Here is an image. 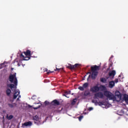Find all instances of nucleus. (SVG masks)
Returning a JSON list of instances; mask_svg holds the SVG:
<instances>
[{"label":"nucleus","instance_id":"obj_1","mask_svg":"<svg viewBox=\"0 0 128 128\" xmlns=\"http://www.w3.org/2000/svg\"><path fill=\"white\" fill-rule=\"evenodd\" d=\"M9 80L14 84H8V88H10L13 92H14L13 96V100H16L20 96V90H16L18 86V78H16V73H14L13 74H10L9 76Z\"/></svg>","mask_w":128,"mask_h":128},{"label":"nucleus","instance_id":"obj_2","mask_svg":"<svg viewBox=\"0 0 128 128\" xmlns=\"http://www.w3.org/2000/svg\"><path fill=\"white\" fill-rule=\"evenodd\" d=\"M52 105L50 106V108H51L52 112H60L62 110V108H58L54 107V106H60V101L54 100L52 101L50 103Z\"/></svg>","mask_w":128,"mask_h":128},{"label":"nucleus","instance_id":"obj_3","mask_svg":"<svg viewBox=\"0 0 128 128\" xmlns=\"http://www.w3.org/2000/svg\"><path fill=\"white\" fill-rule=\"evenodd\" d=\"M104 94L107 98L110 100H116V96H114V95L110 91L106 90L104 92Z\"/></svg>","mask_w":128,"mask_h":128},{"label":"nucleus","instance_id":"obj_4","mask_svg":"<svg viewBox=\"0 0 128 128\" xmlns=\"http://www.w3.org/2000/svg\"><path fill=\"white\" fill-rule=\"evenodd\" d=\"M104 98L102 92H98L94 94V98Z\"/></svg>","mask_w":128,"mask_h":128},{"label":"nucleus","instance_id":"obj_5","mask_svg":"<svg viewBox=\"0 0 128 128\" xmlns=\"http://www.w3.org/2000/svg\"><path fill=\"white\" fill-rule=\"evenodd\" d=\"M88 88V83L85 82L83 84L82 86H80L78 88V90H82V92H84V88Z\"/></svg>","mask_w":128,"mask_h":128},{"label":"nucleus","instance_id":"obj_6","mask_svg":"<svg viewBox=\"0 0 128 128\" xmlns=\"http://www.w3.org/2000/svg\"><path fill=\"white\" fill-rule=\"evenodd\" d=\"M90 90L92 92H100V87L98 86H94L90 88Z\"/></svg>","mask_w":128,"mask_h":128},{"label":"nucleus","instance_id":"obj_7","mask_svg":"<svg viewBox=\"0 0 128 128\" xmlns=\"http://www.w3.org/2000/svg\"><path fill=\"white\" fill-rule=\"evenodd\" d=\"M78 64H76L74 65L68 64V65H66V68H70V70H74L76 68H78Z\"/></svg>","mask_w":128,"mask_h":128},{"label":"nucleus","instance_id":"obj_8","mask_svg":"<svg viewBox=\"0 0 128 128\" xmlns=\"http://www.w3.org/2000/svg\"><path fill=\"white\" fill-rule=\"evenodd\" d=\"M100 70V67L96 65L91 67V70L92 72H96V70Z\"/></svg>","mask_w":128,"mask_h":128},{"label":"nucleus","instance_id":"obj_9","mask_svg":"<svg viewBox=\"0 0 128 128\" xmlns=\"http://www.w3.org/2000/svg\"><path fill=\"white\" fill-rule=\"evenodd\" d=\"M92 80H96V76H98V72L92 71Z\"/></svg>","mask_w":128,"mask_h":128},{"label":"nucleus","instance_id":"obj_10","mask_svg":"<svg viewBox=\"0 0 128 128\" xmlns=\"http://www.w3.org/2000/svg\"><path fill=\"white\" fill-rule=\"evenodd\" d=\"M109 76H112V78H114V76H116V70H112L111 72L108 73Z\"/></svg>","mask_w":128,"mask_h":128},{"label":"nucleus","instance_id":"obj_11","mask_svg":"<svg viewBox=\"0 0 128 128\" xmlns=\"http://www.w3.org/2000/svg\"><path fill=\"white\" fill-rule=\"evenodd\" d=\"M23 126H32V122L29 121L26 122H24L23 124Z\"/></svg>","mask_w":128,"mask_h":128},{"label":"nucleus","instance_id":"obj_12","mask_svg":"<svg viewBox=\"0 0 128 128\" xmlns=\"http://www.w3.org/2000/svg\"><path fill=\"white\" fill-rule=\"evenodd\" d=\"M24 54L26 56H32V53H30V50H26V52H24Z\"/></svg>","mask_w":128,"mask_h":128},{"label":"nucleus","instance_id":"obj_13","mask_svg":"<svg viewBox=\"0 0 128 128\" xmlns=\"http://www.w3.org/2000/svg\"><path fill=\"white\" fill-rule=\"evenodd\" d=\"M34 104L36 106L33 108L34 110H38L42 106V104H40V103H34Z\"/></svg>","mask_w":128,"mask_h":128},{"label":"nucleus","instance_id":"obj_14","mask_svg":"<svg viewBox=\"0 0 128 128\" xmlns=\"http://www.w3.org/2000/svg\"><path fill=\"white\" fill-rule=\"evenodd\" d=\"M90 90H86L84 92V96H90Z\"/></svg>","mask_w":128,"mask_h":128},{"label":"nucleus","instance_id":"obj_15","mask_svg":"<svg viewBox=\"0 0 128 128\" xmlns=\"http://www.w3.org/2000/svg\"><path fill=\"white\" fill-rule=\"evenodd\" d=\"M12 92V90L10 88H8L6 90V94L8 96H10V94Z\"/></svg>","mask_w":128,"mask_h":128},{"label":"nucleus","instance_id":"obj_16","mask_svg":"<svg viewBox=\"0 0 128 128\" xmlns=\"http://www.w3.org/2000/svg\"><path fill=\"white\" fill-rule=\"evenodd\" d=\"M123 100L126 102V104H128V96L127 94L124 96Z\"/></svg>","mask_w":128,"mask_h":128},{"label":"nucleus","instance_id":"obj_17","mask_svg":"<svg viewBox=\"0 0 128 128\" xmlns=\"http://www.w3.org/2000/svg\"><path fill=\"white\" fill-rule=\"evenodd\" d=\"M98 106H106V102L105 101L99 102H98Z\"/></svg>","mask_w":128,"mask_h":128},{"label":"nucleus","instance_id":"obj_18","mask_svg":"<svg viewBox=\"0 0 128 128\" xmlns=\"http://www.w3.org/2000/svg\"><path fill=\"white\" fill-rule=\"evenodd\" d=\"M99 90H100L102 92H104V90H106V88L104 86L101 85L99 87Z\"/></svg>","mask_w":128,"mask_h":128},{"label":"nucleus","instance_id":"obj_19","mask_svg":"<svg viewBox=\"0 0 128 128\" xmlns=\"http://www.w3.org/2000/svg\"><path fill=\"white\" fill-rule=\"evenodd\" d=\"M109 86L110 88H114V81H111L109 82Z\"/></svg>","mask_w":128,"mask_h":128},{"label":"nucleus","instance_id":"obj_20","mask_svg":"<svg viewBox=\"0 0 128 128\" xmlns=\"http://www.w3.org/2000/svg\"><path fill=\"white\" fill-rule=\"evenodd\" d=\"M40 120V118H38V115H36L34 116H33V120H36V122H38V120Z\"/></svg>","mask_w":128,"mask_h":128},{"label":"nucleus","instance_id":"obj_21","mask_svg":"<svg viewBox=\"0 0 128 128\" xmlns=\"http://www.w3.org/2000/svg\"><path fill=\"white\" fill-rule=\"evenodd\" d=\"M100 80L101 82H104V84H106V80L104 78H100Z\"/></svg>","mask_w":128,"mask_h":128},{"label":"nucleus","instance_id":"obj_22","mask_svg":"<svg viewBox=\"0 0 128 128\" xmlns=\"http://www.w3.org/2000/svg\"><path fill=\"white\" fill-rule=\"evenodd\" d=\"M30 60V56H26L24 57L23 60Z\"/></svg>","mask_w":128,"mask_h":128},{"label":"nucleus","instance_id":"obj_23","mask_svg":"<svg viewBox=\"0 0 128 128\" xmlns=\"http://www.w3.org/2000/svg\"><path fill=\"white\" fill-rule=\"evenodd\" d=\"M76 98H74L71 104L72 106H74V104H76Z\"/></svg>","mask_w":128,"mask_h":128},{"label":"nucleus","instance_id":"obj_24","mask_svg":"<svg viewBox=\"0 0 128 128\" xmlns=\"http://www.w3.org/2000/svg\"><path fill=\"white\" fill-rule=\"evenodd\" d=\"M92 102L93 104H94L95 106H98V100H92Z\"/></svg>","mask_w":128,"mask_h":128},{"label":"nucleus","instance_id":"obj_25","mask_svg":"<svg viewBox=\"0 0 128 128\" xmlns=\"http://www.w3.org/2000/svg\"><path fill=\"white\" fill-rule=\"evenodd\" d=\"M116 96H120V92L118 91H116Z\"/></svg>","mask_w":128,"mask_h":128},{"label":"nucleus","instance_id":"obj_26","mask_svg":"<svg viewBox=\"0 0 128 128\" xmlns=\"http://www.w3.org/2000/svg\"><path fill=\"white\" fill-rule=\"evenodd\" d=\"M8 106L9 108H12L14 106V104H8Z\"/></svg>","mask_w":128,"mask_h":128},{"label":"nucleus","instance_id":"obj_27","mask_svg":"<svg viewBox=\"0 0 128 128\" xmlns=\"http://www.w3.org/2000/svg\"><path fill=\"white\" fill-rule=\"evenodd\" d=\"M70 90L64 91V94H66L68 96V94H70Z\"/></svg>","mask_w":128,"mask_h":128},{"label":"nucleus","instance_id":"obj_28","mask_svg":"<svg viewBox=\"0 0 128 128\" xmlns=\"http://www.w3.org/2000/svg\"><path fill=\"white\" fill-rule=\"evenodd\" d=\"M44 104L46 106H48V104H52L50 103V102H48V101H45Z\"/></svg>","mask_w":128,"mask_h":128},{"label":"nucleus","instance_id":"obj_29","mask_svg":"<svg viewBox=\"0 0 128 128\" xmlns=\"http://www.w3.org/2000/svg\"><path fill=\"white\" fill-rule=\"evenodd\" d=\"M83 118H84V116H80L79 117H78V118L80 122V120H82Z\"/></svg>","mask_w":128,"mask_h":128},{"label":"nucleus","instance_id":"obj_30","mask_svg":"<svg viewBox=\"0 0 128 128\" xmlns=\"http://www.w3.org/2000/svg\"><path fill=\"white\" fill-rule=\"evenodd\" d=\"M14 118V116L12 115H10L8 118V120H12Z\"/></svg>","mask_w":128,"mask_h":128},{"label":"nucleus","instance_id":"obj_31","mask_svg":"<svg viewBox=\"0 0 128 128\" xmlns=\"http://www.w3.org/2000/svg\"><path fill=\"white\" fill-rule=\"evenodd\" d=\"M20 58H22V60H24V54H22V53L20 55Z\"/></svg>","mask_w":128,"mask_h":128},{"label":"nucleus","instance_id":"obj_32","mask_svg":"<svg viewBox=\"0 0 128 128\" xmlns=\"http://www.w3.org/2000/svg\"><path fill=\"white\" fill-rule=\"evenodd\" d=\"M94 110V108H92V107H90L88 108V110H89V112H90V110Z\"/></svg>","mask_w":128,"mask_h":128},{"label":"nucleus","instance_id":"obj_33","mask_svg":"<svg viewBox=\"0 0 128 128\" xmlns=\"http://www.w3.org/2000/svg\"><path fill=\"white\" fill-rule=\"evenodd\" d=\"M120 112L121 113L120 114H119L120 116H122V114H124V111H122V110H121Z\"/></svg>","mask_w":128,"mask_h":128},{"label":"nucleus","instance_id":"obj_34","mask_svg":"<svg viewBox=\"0 0 128 128\" xmlns=\"http://www.w3.org/2000/svg\"><path fill=\"white\" fill-rule=\"evenodd\" d=\"M60 70H62V68H56V70H58V72H60Z\"/></svg>","mask_w":128,"mask_h":128},{"label":"nucleus","instance_id":"obj_35","mask_svg":"<svg viewBox=\"0 0 128 128\" xmlns=\"http://www.w3.org/2000/svg\"><path fill=\"white\" fill-rule=\"evenodd\" d=\"M114 82H116V83L118 82V78L115 79Z\"/></svg>","mask_w":128,"mask_h":128},{"label":"nucleus","instance_id":"obj_36","mask_svg":"<svg viewBox=\"0 0 128 128\" xmlns=\"http://www.w3.org/2000/svg\"><path fill=\"white\" fill-rule=\"evenodd\" d=\"M63 96H66V98H70L69 96H68V95H66V94H63Z\"/></svg>","mask_w":128,"mask_h":128},{"label":"nucleus","instance_id":"obj_37","mask_svg":"<svg viewBox=\"0 0 128 128\" xmlns=\"http://www.w3.org/2000/svg\"><path fill=\"white\" fill-rule=\"evenodd\" d=\"M32 100H34L36 98V96H34L32 98Z\"/></svg>","mask_w":128,"mask_h":128},{"label":"nucleus","instance_id":"obj_38","mask_svg":"<svg viewBox=\"0 0 128 128\" xmlns=\"http://www.w3.org/2000/svg\"><path fill=\"white\" fill-rule=\"evenodd\" d=\"M90 78V75L88 76V78H87V80H88V79Z\"/></svg>","mask_w":128,"mask_h":128},{"label":"nucleus","instance_id":"obj_39","mask_svg":"<svg viewBox=\"0 0 128 128\" xmlns=\"http://www.w3.org/2000/svg\"><path fill=\"white\" fill-rule=\"evenodd\" d=\"M50 72H47L48 74H49Z\"/></svg>","mask_w":128,"mask_h":128},{"label":"nucleus","instance_id":"obj_40","mask_svg":"<svg viewBox=\"0 0 128 128\" xmlns=\"http://www.w3.org/2000/svg\"><path fill=\"white\" fill-rule=\"evenodd\" d=\"M47 70H48V68H46L44 70V72H47Z\"/></svg>","mask_w":128,"mask_h":128},{"label":"nucleus","instance_id":"obj_41","mask_svg":"<svg viewBox=\"0 0 128 128\" xmlns=\"http://www.w3.org/2000/svg\"><path fill=\"white\" fill-rule=\"evenodd\" d=\"M17 101H18L20 100V98H18L17 100H16Z\"/></svg>","mask_w":128,"mask_h":128},{"label":"nucleus","instance_id":"obj_42","mask_svg":"<svg viewBox=\"0 0 128 128\" xmlns=\"http://www.w3.org/2000/svg\"><path fill=\"white\" fill-rule=\"evenodd\" d=\"M18 98H20V96H18Z\"/></svg>","mask_w":128,"mask_h":128},{"label":"nucleus","instance_id":"obj_43","mask_svg":"<svg viewBox=\"0 0 128 128\" xmlns=\"http://www.w3.org/2000/svg\"><path fill=\"white\" fill-rule=\"evenodd\" d=\"M110 66H112V64H110Z\"/></svg>","mask_w":128,"mask_h":128},{"label":"nucleus","instance_id":"obj_44","mask_svg":"<svg viewBox=\"0 0 128 128\" xmlns=\"http://www.w3.org/2000/svg\"><path fill=\"white\" fill-rule=\"evenodd\" d=\"M30 106V108H32V106Z\"/></svg>","mask_w":128,"mask_h":128},{"label":"nucleus","instance_id":"obj_45","mask_svg":"<svg viewBox=\"0 0 128 128\" xmlns=\"http://www.w3.org/2000/svg\"><path fill=\"white\" fill-rule=\"evenodd\" d=\"M34 124H36V122H34Z\"/></svg>","mask_w":128,"mask_h":128}]
</instances>
